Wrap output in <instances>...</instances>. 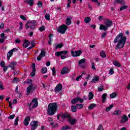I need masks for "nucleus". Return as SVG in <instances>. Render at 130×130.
Masks as SVG:
<instances>
[{"instance_id": "f257e3e1", "label": "nucleus", "mask_w": 130, "mask_h": 130, "mask_svg": "<svg viewBox=\"0 0 130 130\" xmlns=\"http://www.w3.org/2000/svg\"><path fill=\"white\" fill-rule=\"evenodd\" d=\"M126 41V37H123V33L121 32L116 36L114 40V43H118L116 46V49L123 48Z\"/></svg>"}, {"instance_id": "f03ea898", "label": "nucleus", "mask_w": 130, "mask_h": 130, "mask_svg": "<svg viewBox=\"0 0 130 130\" xmlns=\"http://www.w3.org/2000/svg\"><path fill=\"white\" fill-rule=\"evenodd\" d=\"M58 105L56 103H51L48 106L47 113L48 115H54V113L57 111Z\"/></svg>"}, {"instance_id": "7ed1b4c3", "label": "nucleus", "mask_w": 130, "mask_h": 130, "mask_svg": "<svg viewBox=\"0 0 130 130\" xmlns=\"http://www.w3.org/2000/svg\"><path fill=\"white\" fill-rule=\"evenodd\" d=\"M36 26H37V22L35 20H28L27 21L25 25V28L26 30H28L29 28L30 30H35V28H36Z\"/></svg>"}, {"instance_id": "20e7f679", "label": "nucleus", "mask_w": 130, "mask_h": 130, "mask_svg": "<svg viewBox=\"0 0 130 130\" xmlns=\"http://www.w3.org/2000/svg\"><path fill=\"white\" fill-rule=\"evenodd\" d=\"M105 25L101 24L100 26V30H104V31H106L108 30V28L109 27H111L112 26V21L110 19H106L104 21Z\"/></svg>"}, {"instance_id": "39448f33", "label": "nucleus", "mask_w": 130, "mask_h": 130, "mask_svg": "<svg viewBox=\"0 0 130 130\" xmlns=\"http://www.w3.org/2000/svg\"><path fill=\"white\" fill-rule=\"evenodd\" d=\"M67 29H68V26L66 25V24H63L58 27L57 31L59 33H61V34H64Z\"/></svg>"}, {"instance_id": "423d86ee", "label": "nucleus", "mask_w": 130, "mask_h": 130, "mask_svg": "<svg viewBox=\"0 0 130 130\" xmlns=\"http://www.w3.org/2000/svg\"><path fill=\"white\" fill-rule=\"evenodd\" d=\"M36 89V86H33V85H29V86L26 88V95H30V93L33 92L34 90Z\"/></svg>"}, {"instance_id": "0eeeda50", "label": "nucleus", "mask_w": 130, "mask_h": 130, "mask_svg": "<svg viewBox=\"0 0 130 130\" xmlns=\"http://www.w3.org/2000/svg\"><path fill=\"white\" fill-rule=\"evenodd\" d=\"M82 50H81L76 51H71V55H72L74 57L80 56L81 54H82Z\"/></svg>"}, {"instance_id": "6e6552de", "label": "nucleus", "mask_w": 130, "mask_h": 130, "mask_svg": "<svg viewBox=\"0 0 130 130\" xmlns=\"http://www.w3.org/2000/svg\"><path fill=\"white\" fill-rule=\"evenodd\" d=\"M30 125L31 126V130H35L38 127V121H32L30 122Z\"/></svg>"}, {"instance_id": "1a4fd4ad", "label": "nucleus", "mask_w": 130, "mask_h": 130, "mask_svg": "<svg viewBox=\"0 0 130 130\" xmlns=\"http://www.w3.org/2000/svg\"><path fill=\"white\" fill-rule=\"evenodd\" d=\"M62 89V85L61 84H57L56 86L55 87L54 91L56 93H59V91Z\"/></svg>"}, {"instance_id": "9d476101", "label": "nucleus", "mask_w": 130, "mask_h": 130, "mask_svg": "<svg viewBox=\"0 0 130 130\" xmlns=\"http://www.w3.org/2000/svg\"><path fill=\"white\" fill-rule=\"evenodd\" d=\"M43 56H45V51H44L43 50H42L41 53L37 58V60L40 61V60H41V58H42Z\"/></svg>"}, {"instance_id": "9b49d317", "label": "nucleus", "mask_w": 130, "mask_h": 130, "mask_svg": "<svg viewBox=\"0 0 130 130\" xmlns=\"http://www.w3.org/2000/svg\"><path fill=\"white\" fill-rule=\"evenodd\" d=\"M128 121V117L126 115H123L122 119L120 120L121 123H125Z\"/></svg>"}, {"instance_id": "f8f14e48", "label": "nucleus", "mask_w": 130, "mask_h": 130, "mask_svg": "<svg viewBox=\"0 0 130 130\" xmlns=\"http://www.w3.org/2000/svg\"><path fill=\"white\" fill-rule=\"evenodd\" d=\"M17 66L16 61H12L10 62V64L8 66L9 68H11L12 70H15L16 66Z\"/></svg>"}, {"instance_id": "ddd939ff", "label": "nucleus", "mask_w": 130, "mask_h": 130, "mask_svg": "<svg viewBox=\"0 0 130 130\" xmlns=\"http://www.w3.org/2000/svg\"><path fill=\"white\" fill-rule=\"evenodd\" d=\"M30 116H27L23 121L24 125L27 126L29 124V121H30Z\"/></svg>"}, {"instance_id": "4468645a", "label": "nucleus", "mask_w": 130, "mask_h": 130, "mask_svg": "<svg viewBox=\"0 0 130 130\" xmlns=\"http://www.w3.org/2000/svg\"><path fill=\"white\" fill-rule=\"evenodd\" d=\"M31 102L33 103H35L31 108L32 109H34L36 107H37V106H38V102H37V99L35 98L34 99H33Z\"/></svg>"}, {"instance_id": "2eb2a0df", "label": "nucleus", "mask_w": 130, "mask_h": 130, "mask_svg": "<svg viewBox=\"0 0 130 130\" xmlns=\"http://www.w3.org/2000/svg\"><path fill=\"white\" fill-rule=\"evenodd\" d=\"M69 73V68L68 67H64L61 71V75H66Z\"/></svg>"}, {"instance_id": "dca6fc26", "label": "nucleus", "mask_w": 130, "mask_h": 130, "mask_svg": "<svg viewBox=\"0 0 130 130\" xmlns=\"http://www.w3.org/2000/svg\"><path fill=\"white\" fill-rule=\"evenodd\" d=\"M72 19H73L72 17H67L66 21V25H67L68 26H70V25L72 24Z\"/></svg>"}, {"instance_id": "f3484780", "label": "nucleus", "mask_w": 130, "mask_h": 130, "mask_svg": "<svg viewBox=\"0 0 130 130\" xmlns=\"http://www.w3.org/2000/svg\"><path fill=\"white\" fill-rule=\"evenodd\" d=\"M60 117L62 118H67V117H70V115L68 113H59Z\"/></svg>"}, {"instance_id": "a211bd4d", "label": "nucleus", "mask_w": 130, "mask_h": 130, "mask_svg": "<svg viewBox=\"0 0 130 130\" xmlns=\"http://www.w3.org/2000/svg\"><path fill=\"white\" fill-rule=\"evenodd\" d=\"M30 45V42L27 40H24V43H23V47L25 48H27Z\"/></svg>"}, {"instance_id": "6ab92c4d", "label": "nucleus", "mask_w": 130, "mask_h": 130, "mask_svg": "<svg viewBox=\"0 0 130 130\" xmlns=\"http://www.w3.org/2000/svg\"><path fill=\"white\" fill-rule=\"evenodd\" d=\"M78 102H79V97L73 99L71 101L72 104H76V103H78Z\"/></svg>"}, {"instance_id": "aec40b11", "label": "nucleus", "mask_w": 130, "mask_h": 130, "mask_svg": "<svg viewBox=\"0 0 130 130\" xmlns=\"http://www.w3.org/2000/svg\"><path fill=\"white\" fill-rule=\"evenodd\" d=\"M13 51H9L7 53V59L10 60V57H11L13 55Z\"/></svg>"}, {"instance_id": "412c9836", "label": "nucleus", "mask_w": 130, "mask_h": 130, "mask_svg": "<svg viewBox=\"0 0 130 130\" xmlns=\"http://www.w3.org/2000/svg\"><path fill=\"white\" fill-rule=\"evenodd\" d=\"M72 127L68 125L63 126L60 130L71 129Z\"/></svg>"}, {"instance_id": "4be33fe9", "label": "nucleus", "mask_w": 130, "mask_h": 130, "mask_svg": "<svg viewBox=\"0 0 130 130\" xmlns=\"http://www.w3.org/2000/svg\"><path fill=\"white\" fill-rule=\"evenodd\" d=\"M53 36V35H52V34H50V35H49V40L48 42V44L49 45H51V41H52L51 37H52Z\"/></svg>"}, {"instance_id": "5701e85b", "label": "nucleus", "mask_w": 130, "mask_h": 130, "mask_svg": "<svg viewBox=\"0 0 130 130\" xmlns=\"http://www.w3.org/2000/svg\"><path fill=\"white\" fill-rule=\"evenodd\" d=\"M96 106H97L96 104H91L88 106V109H90L91 110H92V109H93V108H95V107H96Z\"/></svg>"}, {"instance_id": "b1692460", "label": "nucleus", "mask_w": 130, "mask_h": 130, "mask_svg": "<svg viewBox=\"0 0 130 130\" xmlns=\"http://www.w3.org/2000/svg\"><path fill=\"white\" fill-rule=\"evenodd\" d=\"M106 97H107V93H104L102 95V98L103 99V102L104 103H105V102L106 101Z\"/></svg>"}, {"instance_id": "393cba45", "label": "nucleus", "mask_w": 130, "mask_h": 130, "mask_svg": "<svg viewBox=\"0 0 130 130\" xmlns=\"http://www.w3.org/2000/svg\"><path fill=\"white\" fill-rule=\"evenodd\" d=\"M26 2L30 7H32L34 5V0H26Z\"/></svg>"}, {"instance_id": "a878e982", "label": "nucleus", "mask_w": 130, "mask_h": 130, "mask_svg": "<svg viewBox=\"0 0 130 130\" xmlns=\"http://www.w3.org/2000/svg\"><path fill=\"white\" fill-rule=\"evenodd\" d=\"M76 106L77 109H81L83 108V107H84V106L82 104H77Z\"/></svg>"}, {"instance_id": "bb28decb", "label": "nucleus", "mask_w": 130, "mask_h": 130, "mask_svg": "<svg viewBox=\"0 0 130 130\" xmlns=\"http://www.w3.org/2000/svg\"><path fill=\"white\" fill-rule=\"evenodd\" d=\"M93 97H94V94H93L92 92H90L88 94V100H92Z\"/></svg>"}, {"instance_id": "cd10ccee", "label": "nucleus", "mask_w": 130, "mask_h": 130, "mask_svg": "<svg viewBox=\"0 0 130 130\" xmlns=\"http://www.w3.org/2000/svg\"><path fill=\"white\" fill-rule=\"evenodd\" d=\"M116 2L118 4H120V5H121L122 6L124 5L125 4V2H124V1H122V0H116Z\"/></svg>"}, {"instance_id": "c85d7f7f", "label": "nucleus", "mask_w": 130, "mask_h": 130, "mask_svg": "<svg viewBox=\"0 0 130 130\" xmlns=\"http://www.w3.org/2000/svg\"><path fill=\"white\" fill-rule=\"evenodd\" d=\"M98 81H99V77L96 76L91 80V83H96V82H98Z\"/></svg>"}, {"instance_id": "c756f323", "label": "nucleus", "mask_w": 130, "mask_h": 130, "mask_svg": "<svg viewBox=\"0 0 130 130\" xmlns=\"http://www.w3.org/2000/svg\"><path fill=\"white\" fill-rule=\"evenodd\" d=\"M113 63L114 66H115V67H118V68H120L121 67L120 63L116 61H114Z\"/></svg>"}, {"instance_id": "7c9ffc66", "label": "nucleus", "mask_w": 130, "mask_h": 130, "mask_svg": "<svg viewBox=\"0 0 130 130\" xmlns=\"http://www.w3.org/2000/svg\"><path fill=\"white\" fill-rule=\"evenodd\" d=\"M77 106H71V110L72 112H77Z\"/></svg>"}, {"instance_id": "2f4dec72", "label": "nucleus", "mask_w": 130, "mask_h": 130, "mask_svg": "<svg viewBox=\"0 0 130 130\" xmlns=\"http://www.w3.org/2000/svg\"><path fill=\"white\" fill-rule=\"evenodd\" d=\"M77 120L76 119H73L72 120H70L69 122L71 123V125H74L76 123Z\"/></svg>"}, {"instance_id": "473e14b6", "label": "nucleus", "mask_w": 130, "mask_h": 130, "mask_svg": "<svg viewBox=\"0 0 130 130\" xmlns=\"http://www.w3.org/2000/svg\"><path fill=\"white\" fill-rule=\"evenodd\" d=\"M100 55L101 57H103V58H105V57H106V54H105V52L103 51H102L100 52Z\"/></svg>"}, {"instance_id": "72a5a7b5", "label": "nucleus", "mask_w": 130, "mask_h": 130, "mask_svg": "<svg viewBox=\"0 0 130 130\" xmlns=\"http://www.w3.org/2000/svg\"><path fill=\"white\" fill-rule=\"evenodd\" d=\"M85 62H86V59L85 58H83V59L79 60V66H81V64H82L83 63H85Z\"/></svg>"}, {"instance_id": "f704fd0d", "label": "nucleus", "mask_w": 130, "mask_h": 130, "mask_svg": "<svg viewBox=\"0 0 130 130\" xmlns=\"http://www.w3.org/2000/svg\"><path fill=\"white\" fill-rule=\"evenodd\" d=\"M90 21H91V18L90 17H86L84 19L85 23H88L90 22Z\"/></svg>"}, {"instance_id": "c9c22d12", "label": "nucleus", "mask_w": 130, "mask_h": 130, "mask_svg": "<svg viewBox=\"0 0 130 130\" xmlns=\"http://www.w3.org/2000/svg\"><path fill=\"white\" fill-rule=\"evenodd\" d=\"M117 95V94H116V93L113 92L110 94V98H111V99H112V98H115V97H116Z\"/></svg>"}, {"instance_id": "e433bc0d", "label": "nucleus", "mask_w": 130, "mask_h": 130, "mask_svg": "<svg viewBox=\"0 0 130 130\" xmlns=\"http://www.w3.org/2000/svg\"><path fill=\"white\" fill-rule=\"evenodd\" d=\"M18 122H19V117H16L14 121V125L17 126L18 125Z\"/></svg>"}, {"instance_id": "4c0bfd02", "label": "nucleus", "mask_w": 130, "mask_h": 130, "mask_svg": "<svg viewBox=\"0 0 130 130\" xmlns=\"http://www.w3.org/2000/svg\"><path fill=\"white\" fill-rule=\"evenodd\" d=\"M45 18L46 20H47V21H50V15L49 14H46L45 15Z\"/></svg>"}, {"instance_id": "58836bf2", "label": "nucleus", "mask_w": 130, "mask_h": 130, "mask_svg": "<svg viewBox=\"0 0 130 130\" xmlns=\"http://www.w3.org/2000/svg\"><path fill=\"white\" fill-rule=\"evenodd\" d=\"M20 82V79L19 78H14V79L12 81V83H18Z\"/></svg>"}, {"instance_id": "ea45409f", "label": "nucleus", "mask_w": 130, "mask_h": 130, "mask_svg": "<svg viewBox=\"0 0 130 130\" xmlns=\"http://www.w3.org/2000/svg\"><path fill=\"white\" fill-rule=\"evenodd\" d=\"M120 111L119 110H116L114 112L113 114L115 115H120Z\"/></svg>"}, {"instance_id": "a19ab883", "label": "nucleus", "mask_w": 130, "mask_h": 130, "mask_svg": "<svg viewBox=\"0 0 130 130\" xmlns=\"http://www.w3.org/2000/svg\"><path fill=\"white\" fill-rule=\"evenodd\" d=\"M127 6H122L120 8V11H123V10H126V9H127Z\"/></svg>"}, {"instance_id": "79ce46f5", "label": "nucleus", "mask_w": 130, "mask_h": 130, "mask_svg": "<svg viewBox=\"0 0 130 130\" xmlns=\"http://www.w3.org/2000/svg\"><path fill=\"white\" fill-rule=\"evenodd\" d=\"M42 73L43 74H46V73H47V68L46 67H44L42 69Z\"/></svg>"}, {"instance_id": "37998d69", "label": "nucleus", "mask_w": 130, "mask_h": 130, "mask_svg": "<svg viewBox=\"0 0 130 130\" xmlns=\"http://www.w3.org/2000/svg\"><path fill=\"white\" fill-rule=\"evenodd\" d=\"M31 67H32V71H33L34 72H36V64H35V63H33L31 64Z\"/></svg>"}, {"instance_id": "c03bdc74", "label": "nucleus", "mask_w": 130, "mask_h": 130, "mask_svg": "<svg viewBox=\"0 0 130 130\" xmlns=\"http://www.w3.org/2000/svg\"><path fill=\"white\" fill-rule=\"evenodd\" d=\"M26 84H27V85H33V84L32 83V80L28 79L26 81Z\"/></svg>"}, {"instance_id": "a18cd8bd", "label": "nucleus", "mask_w": 130, "mask_h": 130, "mask_svg": "<svg viewBox=\"0 0 130 130\" xmlns=\"http://www.w3.org/2000/svg\"><path fill=\"white\" fill-rule=\"evenodd\" d=\"M20 19H21V20H23V21H27V18H26V17L24 16V15H20Z\"/></svg>"}, {"instance_id": "49530a36", "label": "nucleus", "mask_w": 130, "mask_h": 130, "mask_svg": "<svg viewBox=\"0 0 130 130\" xmlns=\"http://www.w3.org/2000/svg\"><path fill=\"white\" fill-rule=\"evenodd\" d=\"M39 30L41 32H42L43 31H45V26H42L41 27H40Z\"/></svg>"}, {"instance_id": "de8ad7c7", "label": "nucleus", "mask_w": 130, "mask_h": 130, "mask_svg": "<svg viewBox=\"0 0 130 130\" xmlns=\"http://www.w3.org/2000/svg\"><path fill=\"white\" fill-rule=\"evenodd\" d=\"M63 46V44H58L56 46V49H57V48H61V47H62Z\"/></svg>"}, {"instance_id": "09e8293b", "label": "nucleus", "mask_w": 130, "mask_h": 130, "mask_svg": "<svg viewBox=\"0 0 130 130\" xmlns=\"http://www.w3.org/2000/svg\"><path fill=\"white\" fill-rule=\"evenodd\" d=\"M112 107H113V105H111L110 106V107H107V108H106V111H107V112L109 111V110H110V109H111V108H112Z\"/></svg>"}, {"instance_id": "8fccbe9b", "label": "nucleus", "mask_w": 130, "mask_h": 130, "mask_svg": "<svg viewBox=\"0 0 130 130\" xmlns=\"http://www.w3.org/2000/svg\"><path fill=\"white\" fill-rule=\"evenodd\" d=\"M55 55H56V56H60V55H61V52L58 51V52H56L55 54Z\"/></svg>"}, {"instance_id": "3c124183", "label": "nucleus", "mask_w": 130, "mask_h": 130, "mask_svg": "<svg viewBox=\"0 0 130 130\" xmlns=\"http://www.w3.org/2000/svg\"><path fill=\"white\" fill-rule=\"evenodd\" d=\"M97 129L98 130H104V129L103 128V126H102V124H100L99 125V127Z\"/></svg>"}, {"instance_id": "603ef678", "label": "nucleus", "mask_w": 130, "mask_h": 130, "mask_svg": "<svg viewBox=\"0 0 130 130\" xmlns=\"http://www.w3.org/2000/svg\"><path fill=\"white\" fill-rule=\"evenodd\" d=\"M52 75L53 76H55L56 72H55V68L53 67L52 69Z\"/></svg>"}, {"instance_id": "864d4df0", "label": "nucleus", "mask_w": 130, "mask_h": 130, "mask_svg": "<svg viewBox=\"0 0 130 130\" xmlns=\"http://www.w3.org/2000/svg\"><path fill=\"white\" fill-rule=\"evenodd\" d=\"M103 90H104V88H103V86H101L100 87L98 88V91H99L100 92H102V91H103Z\"/></svg>"}, {"instance_id": "5fc2aeb1", "label": "nucleus", "mask_w": 130, "mask_h": 130, "mask_svg": "<svg viewBox=\"0 0 130 130\" xmlns=\"http://www.w3.org/2000/svg\"><path fill=\"white\" fill-rule=\"evenodd\" d=\"M19 25H20L19 29L20 30H22V29H23V22H20Z\"/></svg>"}, {"instance_id": "6e6d98bb", "label": "nucleus", "mask_w": 130, "mask_h": 130, "mask_svg": "<svg viewBox=\"0 0 130 130\" xmlns=\"http://www.w3.org/2000/svg\"><path fill=\"white\" fill-rule=\"evenodd\" d=\"M109 74L110 75H113L114 74V71H113V68H111L109 71Z\"/></svg>"}, {"instance_id": "4d7b16f0", "label": "nucleus", "mask_w": 130, "mask_h": 130, "mask_svg": "<svg viewBox=\"0 0 130 130\" xmlns=\"http://www.w3.org/2000/svg\"><path fill=\"white\" fill-rule=\"evenodd\" d=\"M9 119H14V118H15V114H13L10 115L9 117H8Z\"/></svg>"}, {"instance_id": "13d9d810", "label": "nucleus", "mask_w": 130, "mask_h": 130, "mask_svg": "<svg viewBox=\"0 0 130 130\" xmlns=\"http://www.w3.org/2000/svg\"><path fill=\"white\" fill-rule=\"evenodd\" d=\"M30 45H31V47L34 48L35 47V42H34V40H32L31 42L30 43Z\"/></svg>"}, {"instance_id": "bf43d9fd", "label": "nucleus", "mask_w": 130, "mask_h": 130, "mask_svg": "<svg viewBox=\"0 0 130 130\" xmlns=\"http://www.w3.org/2000/svg\"><path fill=\"white\" fill-rule=\"evenodd\" d=\"M7 38V37H5L4 38L0 39V43H4L5 42V39Z\"/></svg>"}, {"instance_id": "052dcab7", "label": "nucleus", "mask_w": 130, "mask_h": 130, "mask_svg": "<svg viewBox=\"0 0 130 130\" xmlns=\"http://www.w3.org/2000/svg\"><path fill=\"white\" fill-rule=\"evenodd\" d=\"M38 6L39 8H41L42 7V2L39 1L38 3Z\"/></svg>"}, {"instance_id": "680f3d73", "label": "nucleus", "mask_w": 130, "mask_h": 130, "mask_svg": "<svg viewBox=\"0 0 130 130\" xmlns=\"http://www.w3.org/2000/svg\"><path fill=\"white\" fill-rule=\"evenodd\" d=\"M107 35V32H106V31H105L104 32H103L102 34V38H104V37H105Z\"/></svg>"}, {"instance_id": "e2e57ef3", "label": "nucleus", "mask_w": 130, "mask_h": 130, "mask_svg": "<svg viewBox=\"0 0 130 130\" xmlns=\"http://www.w3.org/2000/svg\"><path fill=\"white\" fill-rule=\"evenodd\" d=\"M5 28V24L4 23H2L0 24V29H4Z\"/></svg>"}, {"instance_id": "0e129e2a", "label": "nucleus", "mask_w": 130, "mask_h": 130, "mask_svg": "<svg viewBox=\"0 0 130 130\" xmlns=\"http://www.w3.org/2000/svg\"><path fill=\"white\" fill-rule=\"evenodd\" d=\"M36 71H34L32 70V72L30 73L31 77H35V73Z\"/></svg>"}, {"instance_id": "69168bd1", "label": "nucleus", "mask_w": 130, "mask_h": 130, "mask_svg": "<svg viewBox=\"0 0 130 130\" xmlns=\"http://www.w3.org/2000/svg\"><path fill=\"white\" fill-rule=\"evenodd\" d=\"M68 51H61V54H67V53H68Z\"/></svg>"}, {"instance_id": "338daca9", "label": "nucleus", "mask_w": 130, "mask_h": 130, "mask_svg": "<svg viewBox=\"0 0 130 130\" xmlns=\"http://www.w3.org/2000/svg\"><path fill=\"white\" fill-rule=\"evenodd\" d=\"M5 61H2L1 62V67H2V68H4V67H5Z\"/></svg>"}, {"instance_id": "774afa93", "label": "nucleus", "mask_w": 130, "mask_h": 130, "mask_svg": "<svg viewBox=\"0 0 130 130\" xmlns=\"http://www.w3.org/2000/svg\"><path fill=\"white\" fill-rule=\"evenodd\" d=\"M15 43H21V40H20L19 39H17L15 41Z\"/></svg>"}]
</instances>
